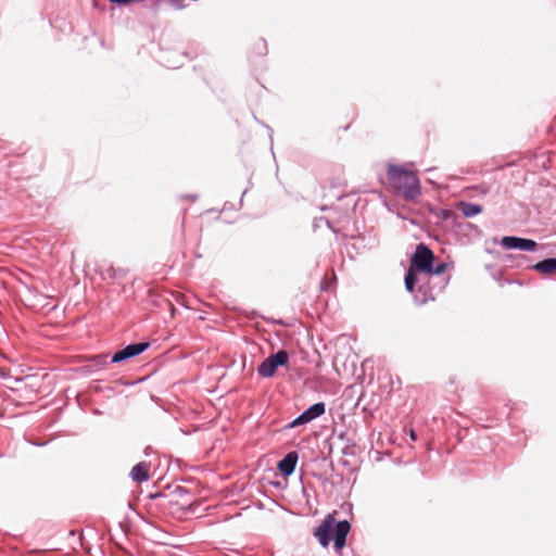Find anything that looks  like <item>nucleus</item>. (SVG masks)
Segmentation results:
<instances>
[{"mask_svg": "<svg viewBox=\"0 0 556 556\" xmlns=\"http://www.w3.org/2000/svg\"><path fill=\"white\" fill-rule=\"evenodd\" d=\"M336 513L328 514L323 522L315 529L314 535L323 547H328L333 539V545L337 552H341L345 546L346 535L351 530L348 520L336 522Z\"/></svg>", "mask_w": 556, "mask_h": 556, "instance_id": "obj_1", "label": "nucleus"}, {"mask_svg": "<svg viewBox=\"0 0 556 556\" xmlns=\"http://www.w3.org/2000/svg\"><path fill=\"white\" fill-rule=\"evenodd\" d=\"M388 179L390 185L406 199H415L420 193L419 179L412 170L390 165Z\"/></svg>", "mask_w": 556, "mask_h": 556, "instance_id": "obj_2", "label": "nucleus"}, {"mask_svg": "<svg viewBox=\"0 0 556 556\" xmlns=\"http://www.w3.org/2000/svg\"><path fill=\"white\" fill-rule=\"evenodd\" d=\"M288 362V352L285 350L278 351L276 354L268 356L262 362L257 368V372L264 378H270L276 374L278 366H285Z\"/></svg>", "mask_w": 556, "mask_h": 556, "instance_id": "obj_3", "label": "nucleus"}, {"mask_svg": "<svg viewBox=\"0 0 556 556\" xmlns=\"http://www.w3.org/2000/svg\"><path fill=\"white\" fill-rule=\"evenodd\" d=\"M434 260L433 252L424 243L417 245L416 251L412 257V267L416 271L426 273L431 270V265Z\"/></svg>", "mask_w": 556, "mask_h": 556, "instance_id": "obj_4", "label": "nucleus"}, {"mask_svg": "<svg viewBox=\"0 0 556 556\" xmlns=\"http://www.w3.org/2000/svg\"><path fill=\"white\" fill-rule=\"evenodd\" d=\"M150 344L148 342H140V343H132L124 348L123 350L116 352L113 356L111 362L112 363H119L122 361L128 359L130 357H134L136 355L141 354L144 352Z\"/></svg>", "mask_w": 556, "mask_h": 556, "instance_id": "obj_5", "label": "nucleus"}, {"mask_svg": "<svg viewBox=\"0 0 556 556\" xmlns=\"http://www.w3.org/2000/svg\"><path fill=\"white\" fill-rule=\"evenodd\" d=\"M501 244L506 249H519L523 251H535L538 243L531 239L518 237H503Z\"/></svg>", "mask_w": 556, "mask_h": 556, "instance_id": "obj_6", "label": "nucleus"}, {"mask_svg": "<svg viewBox=\"0 0 556 556\" xmlns=\"http://www.w3.org/2000/svg\"><path fill=\"white\" fill-rule=\"evenodd\" d=\"M325 413V404L324 403H316L312 405L309 408H307L304 413H302L298 418H295L290 425V428H294L300 425H304L319 416H321Z\"/></svg>", "mask_w": 556, "mask_h": 556, "instance_id": "obj_7", "label": "nucleus"}, {"mask_svg": "<svg viewBox=\"0 0 556 556\" xmlns=\"http://www.w3.org/2000/svg\"><path fill=\"white\" fill-rule=\"evenodd\" d=\"M298 453L290 452L288 453L279 463L278 469L285 476H290L293 473L296 463H298Z\"/></svg>", "mask_w": 556, "mask_h": 556, "instance_id": "obj_8", "label": "nucleus"}, {"mask_svg": "<svg viewBox=\"0 0 556 556\" xmlns=\"http://www.w3.org/2000/svg\"><path fill=\"white\" fill-rule=\"evenodd\" d=\"M150 463L140 462L131 469V479L138 483L149 480L150 478Z\"/></svg>", "mask_w": 556, "mask_h": 556, "instance_id": "obj_9", "label": "nucleus"}, {"mask_svg": "<svg viewBox=\"0 0 556 556\" xmlns=\"http://www.w3.org/2000/svg\"><path fill=\"white\" fill-rule=\"evenodd\" d=\"M533 269L545 277L556 276V258H546L538 262Z\"/></svg>", "mask_w": 556, "mask_h": 556, "instance_id": "obj_10", "label": "nucleus"}, {"mask_svg": "<svg viewBox=\"0 0 556 556\" xmlns=\"http://www.w3.org/2000/svg\"><path fill=\"white\" fill-rule=\"evenodd\" d=\"M460 208H462L463 214L466 217H472V216H476V215H478V214H480L482 212V206L479 205V204H475V203H465V202H463L460 204Z\"/></svg>", "mask_w": 556, "mask_h": 556, "instance_id": "obj_11", "label": "nucleus"}, {"mask_svg": "<svg viewBox=\"0 0 556 556\" xmlns=\"http://www.w3.org/2000/svg\"><path fill=\"white\" fill-rule=\"evenodd\" d=\"M417 282V277L415 274V269L409 268V270L405 275V287L409 292L414 291L415 285Z\"/></svg>", "mask_w": 556, "mask_h": 556, "instance_id": "obj_12", "label": "nucleus"}, {"mask_svg": "<svg viewBox=\"0 0 556 556\" xmlns=\"http://www.w3.org/2000/svg\"><path fill=\"white\" fill-rule=\"evenodd\" d=\"M447 264L441 263L437 266L431 265V270L427 271L428 275H441L446 270Z\"/></svg>", "mask_w": 556, "mask_h": 556, "instance_id": "obj_13", "label": "nucleus"}, {"mask_svg": "<svg viewBox=\"0 0 556 556\" xmlns=\"http://www.w3.org/2000/svg\"><path fill=\"white\" fill-rule=\"evenodd\" d=\"M108 355H98L94 357L96 366H103L106 364Z\"/></svg>", "mask_w": 556, "mask_h": 556, "instance_id": "obj_14", "label": "nucleus"}, {"mask_svg": "<svg viewBox=\"0 0 556 556\" xmlns=\"http://www.w3.org/2000/svg\"><path fill=\"white\" fill-rule=\"evenodd\" d=\"M173 2V5L176 7L177 9H182L185 5H184V0H172Z\"/></svg>", "mask_w": 556, "mask_h": 556, "instance_id": "obj_15", "label": "nucleus"}, {"mask_svg": "<svg viewBox=\"0 0 556 556\" xmlns=\"http://www.w3.org/2000/svg\"><path fill=\"white\" fill-rule=\"evenodd\" d=\"M409 438H410L412 441H416L417 440V434H416L414 429L409 430Z\"/></svg>", "mask_w": 556, "mask_h": 556, "instance_id": "obj_16", "label": "nucleus"}]
</instances>
